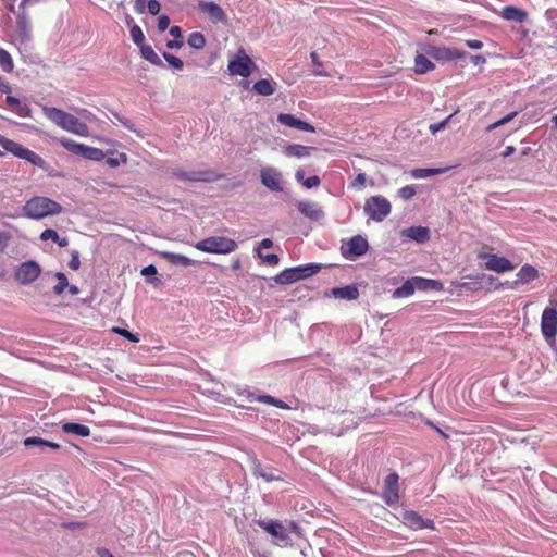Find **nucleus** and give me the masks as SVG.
I'll return each mask as SVG.
<instances>
[{"label": "nucleus", "instance_id": "24", "mask_svg": "<svg viewBox=\"0 0 557 557\" xmlns=\"http://www.w3.org/2000/svg\"><path fill=\"white\" fill-rule=\"evenodd\" d=\"M468 277L471 278L472 281L461 283L460 286L471 292L480 290L483 287L484 283L492 284L494 281H496L494 276L486 274L470 275Z\"/></svg>", "mask_w": 557, "mask_h": 557}, {"label": "nucleus", "instance_id": "61", "mask_svg": "<svg viewBox=\"0 0 557 557\" xmlns=\"http://www.w3.org/2000/svg\"><path fill=\"white\" fill-rule=\"evenodd\" d=\"M141 274L144 276L156 275L157 268L153 264L147 265L141 270Z\"/></svg>", "mask_w": 557, "mask_h": 557}, {"label": "nucleus", "instance_id": "6", "mask_svg": "<svg viewBox=\"0 0 557 557\" xmlns=\"http://www.w3.org/2000/svg\"><path fill=\"white\" fill-rule=\"evenodd\" d=\"M321 270L320 264L309 263L305 265H299L295 268H288L283 270L275 276V282L281 285H287L295 282H298L304 278H308L314 274H317Z\"/></svg>", "mask_w": 557, "mask_h": 557}, {"label": "nucleus", "instance_id": "22", "mask_svg": "<svg viewBox=\"0 0 557 557\" xmlns=\"http://www.w3.org/2000/svg\"><path fill=\"white\" fill-rule=\"evenodd\" d=\"M297 209L301 214L312 221H319L324 215L322 209L314 202L299 201L297 203Z\"/></svg>", "mask_w": 557, "mask_h": 557}, {"label": "nucleus", "instance_id": "57", "mask_svg": "<svg viewBox=\"0 0 557 557\" xmlns=\"http://www.w3.org/2000/svg\"><path fill=\"white\" fill-rule=\"evenodd\" d=\"M11 239V235L7 232H0V253L5 250Z\"/></svg>", "mask_w": 557, "mask_h": 557}, {"label": "nucleus", "instance_id": "11", "mask_svg": "<svg viewBox=\"0 0 557 557\" xmlns=\"http://www.w3.org/2000/svg\"><path fill=\"white\" fill-rule=\"evenodd\" d=\"M478 257L481 260H486L484 268L488 271L504 273L512 271L515 269V264L511 263L510 260H508L505 257L497 256L495 253L480 252Z\"/></svg>", "mask_w": 557, "mask_h": 557}, {"label": "nucleus", "instance_id": "34", "mask_svg": "<svg viewBox=\"0 0 557 557\" xmlns=\"http://www.w3.org/2000/svg\"><path fill=\"white\" fill-rule=\"evenodd\" d=\"M138 47L140 49V54L145 60L149 61L153 65L163 66L162 60L159 58L151 46L143 44Z\"/></svg>", "mask_w": 557, "mask_h": 557}, {"label": "nucleus", "instance_id": "58", "mask_svg": "<svg viewBox=\"0 0 557 557\" xmlns=\"http://www.w3.org/2000/svg\"><path fill=\"white\" fill-rule=\"evenodd\" d=\"M170 26V17L166 15H161L158 20V29L160 32H164Z\"/></svg>", "mask_w": 557, "mask_h": 557}, {"label": "nucleus", "instance_id": "2", "mask_svg": "<svg viewBox=\"0 0 557 557\" xmlns=\"http://www.w3.org/2000/svg\"><path fill=\"white\" fill-rule=\"evenodd\" d=\"M255 522L273 536L276 540L275 544L278 546L292 545L287 531H290L300 539L305 536L304 529L294 520L288 521L286 525L280 520H256Z\"/></svg>", "mask_w": 557, "mask_h": 557}, {"label": "nucleus", "instance_id": "42", "mask_svg": "<svg viewBox=\"0 0 557 557\" xmlns=\"http://www.w3.org/2000/svg\"><path fill=\"white\" fill-rule=\"evenodd\" d=\"M55 278L58 280V283L54 285L53 292L57 295H61L64 292V289L69 286V281L63 272H58L55 274Z\"/></svg>", "mask_w": 557, "mask_h": 557}, {"label": "nucleus", "instance_id": "32", "mask_svg": "<svg viewBox=\"0 0 557 557\" xmlns=\"http://www.w3.org/2000/svg\"><path fill=\"white\" fill-rule=\"evenodd\" d=\"M295 178L298 183L308 189L318 187L321 184V180L318 175L305 177V172L301 169L296 171Z\"/></svg>", "mask_w": 557, "mask_h": 557}, {"label": "nucleus", "instance_id": "15", "mask_svg": "<svg viewBox=\"0 0 557 557\" xmlns=\"http://www.w3.org/2000/svg\"><path fill=\"white\" fill-rule=\"evenodd\" d=\"M541 331L546 339L555 338L557 334V309L545 308L541 318Z\"/></svg>", "mask_w": 557, "mask_h": 557}, {"label": "nucleus", "instance_id": "46", "mask_svg": "<svg viewBox=\"0 0 557 557\" xmlns=\"http://www.w3.org/2000/svg\"><path fill=\"white\" fill-rule=\"evenodd\" d=\"M112 332L123 336L124 338L128 339L132 343H138L139 342L138 335L129 332L126 329H121V327L114 326L112 329Z\"/></svg>", "mask_w": 557, "mask_h": 557}, {"label": "nucleus", "instance_id": "7", "mask_svg": "<svg viewBox=\"0 0 557 557\" xmlns=\"http://www.w3.org/2000/svg\"><path fill=\"white\" fill-rule=\"evenodd\" d=\"M364 213L375 222H382L392 211L391 202L383 196L369 197L364 202Z\"/></svg>", "mask_w": 557, "mask_h": 557}, {"label": "nucleus", "instance_id": "18", "mask_svg": "<svg viewBox=\"0 0 557 557\" xmlns=\"http://www.w3.org/2000/svg\"><path fill=\"white\" fill-rule=\"evenodd\" d=\"M198 9L207 14L212 23L225 24L227 22L224 10L213 1H199Z\"/></svg>", "mask_w": 557, "mask_h": 557}, {"label": "nucleus", "instance_id": "3", "mask_svg": "<svg viewBox=\"0 0 557 557\" xmlns=\"http://www.w3.org/2000/svg\"><path fill=\"white\" fill-rule=\"evenodd\" d=\"M23 215L33 220H41L47 216L58 215L63 211L62 206L44 196H34L22 208Z\"/></svg>", "mask_w": 557, "mask_h": 557}, {"label": "nucleus", "instance_id": "40", "mask_svg": "<svg viewBox=\"0 0 557 557\" xmlns=\"http://www.w3.org/2000/svg\"><path fill=\"white\" fill-rule=\"evenodd\" d=\"M187 42L191 48L200 50L206 46V38L202 33L194 32L189 35Z\"/></svg>", "mask_w": 557, "mask_h": 557}, {"label": "nucleus", "instance_id": "25", "mask_svg": "<svg viewBox=\"0 0 557 557\" xmlns=\"http://www.w3.org/2000/svg\"><path fill=\"white\" fill-rule=\"evenodd\" d=\"M401 236L421 244L430 238V231L424 226H411L403 230Z\"/></svg>", "mask_w": 557, "mask_h": 557}, {"label": "nucleus", "instance_id": "38", "mask_svg": "<svg viewBox=\"0 0 557 557\" xmlns=\"http://www.w3.org/2000/svg\"><path fill=\"white\" fill-rule=\"evenodd\" d=\"M417 289L413 277L407 280L400 287L394 292L395 297H408L411 296Z\"/></svg>", "mask_w": 557, "mask_h": 557}, {"label": "nucleus", "instance_id": "49", "mask_svg": "<svg viewBox=\"0 0 557 557\" xmlns=\"http://www.w3.org/2000/svg\"><path fill=\"white\" fill-rule=\"evenodd\" d=\"M398 195L401 199L409 200L416 195V189L413 186L407 185L398 190Z\"/></svg>", "mask_w": 557, "mask_h": 557}, {"label": "nucleus", "instance_id": "4", "mask_svg": "<svg viewBox=\"0 0 557 557\" xmlns=\"http://www.w3.org/2000/svg\"><path fill=\"white\" fill-rule=\"evenodd\" d=\"M194 247L208 253L227 255L235 251L238 245L234 239L228 237L210 236L197 242Z\"/></svg>", "mask_w": 557, "mask_h": 557}, {"label": "nucleus", "instance_id": "10", "mask_svg": "<svg viewBox=\"0 0 557 557\" xmlns=\"http://www.w3.org/2000/svg\"><path fill=\"white\" fill-rule=\"evenodd\" d=\"M369 248L368 240L361 235H356L341 246L342 255L347 259H355L363 256Z\"/></svg>", "mask_w": 557, "mask_h": 557}, {"label": "nucleus", "instance_id": "29", "mask_svg": "<svg viewBox=\"0 0 557 557\" xmlns=\"http://www.w3.org/2000/svg\"><path fill=\"white\" fill-rule=\"evenodd\" d=\"M413 282L416 283V287L419 290H436L440 292L443 289V284L437 280L425 278L421 276H414Z\"/></svg>", "mask_w": 557, "mask_h": 557}, {"label": "nucleus", "instance_id": "5", "mask_svg": "<svg viewBox=\"0 0 557 557\" xmlns=\"http://www.w3.org/2000/svg\"><path fill=\"white\" fill-rule=\"evenodd\" d=\"M0 146L7 151L12 153L13 156L26 160L27 162L32 163L33 165H36L38 168H44L46 164V161L36 152L33 150L24 147L23 145L9 139L0 134Z\"/></svg>", "mask_w": 557, "mask_h": 557}, {"label": "nucleus", "instance_id": "35", "mask_svg": "<svg viewBox=\"0 0 557 557\" xmlns=\"http://www.w3.org/2000/svg\"><path fill=\"white\" fill-rule=\"evenodd\" d=\"M40 239L44 242L51 239L60 247H66L69 245V239L66 237H60L58 232L52 228H46L42 231L40 234Z\"/></svg>", "mask_w": 557, "mask_h": 557}, {"label": "nucleus", "instance_id": "37", "mask_svg": "<svg viewBox=\"0 0 557 557\" xmlns=\"http://www.w3.org/2000/svg\"><path fill=\"white\" fill-rule=\"evenodd\" d=\"M252 473L256 478H262L265 482H273V481L281 480V478L275 475L272 471L264 470L260 462L255 463Z\"/></svg>", "mask_w": 557, "mask_h": 557}, {"label": "nucleus", "instance_id": "53", "mask_svg": "<svg viewBox=\"0 0 557 557\" xmlns=\"http://www.w3.org/2000/svg\"><path fill=\"white\" fill-rule=\"evenodd\" d=\"M258 255L267 264L271 267H274L278 263V256L275 253L262 255L259 252Z\"/></svg>", "mask_w": 557, "mask_h": 557}, {"label": "nucleus", "instance_id": "54", "mask_svg": "<svg viewBox=\"0 0 557 557\" xmlns=\"http://www.w3.org/2000/svg\"><path fill=\"white\" fill-rule=\"evenodd\" d=\"M69 267L70 269L76 271L79 269L81 267V261H79V253L77 250H73L71 252V260L69 262Z\"/></svg>", "mask_w": 557, "mask_h": 557}, {"label": "nucleus", "instance_id": "23", "mask_svg": "<svg viewBox=\"0 0 557 557\" xmlns=\"http://www.w3.org/2000/svg\"><path fill=\"white\" fill-rule=\"evenodd\" d=\"M314 149V147L300 144H288L284 146L283 153L288 158L301 159L309 157Z\"/></svg>", "mask_w": 557, "mask_h": 557}, {"label": "nucleus", "instance_id": "16", "mask_svg": "<svg viewBox=\"0 0 557 557\" xmlns=\"http://www.w3.org/2000/svg\"><path fill=\"white\" fill-rule=\"evenodd\" d=\"M401 522L411 530L435 529L433 520L424 519L421 515L413 510L404 511L401 516Z\"/></svg>", "mask_w": 557, "mask_h": 557}, {"label": "nucleus", "instance_id": "56", "mask_svg": "<svg viewBox=\"0 0 557 557\" xmlns=\"http://www.w3.org/2000/svg\"><path fill=\"white\" fill-rule=\"evenodd\" d=\"M147 10L151 15H157L161 10V5L157 0H149L147 2Z\"/></svg>", "mask_w": 557, "mask_h": 557}, {"label": "nucleus", "instance_id": "26", "mask_svg": "<svg viewBox=\"0 0 557 557\" xmlns=\"http://www.w3.org/2000/svg\"><path fill=\"white\" fill-rule=\"evenodd\" d=\"M539 271L530 264H524L518 271L516 280L519 286L528 285L539 277Z\"/></svg>", "mask_w": 557, "mask_h": 557}, {"label": "nucleus", "instance_id": "12", "mask_svg": "<svg viewBox=\"0 0 557 557\" xmlns=\"http://www.w3.org/2000/svg\"><path fill=\"white\" fill-rule=\"evenodd\" d=\"M426 53L440 62H448L453 60L463 59L467 55V52L454 47H438L431 46L426 50Z\"/></svg>", "mask_w": 557, "mask_h": 557}, {"label": "nucleus", "instance_id": "62", "mask_svg": "<svg viewBox=\"0 0 557 557\" xmlns=\"http://www.w3.org/2000/svg\"><path fill=\"white\" fill-rule=\"evenodd\" d=\"M170 35L173 36L175 39L182 40V29L180 26H172L170 28Z\"/></svg>", "mask_w": 557, "mask_h": 557}, {"label": "nucleus", "instance_id": "9", "mask_svg": "<svg viewBox=\"0 0 557 557\" xmlns=\"http://www.w3.org/2000/svg\"><path fill=\"white\" fill-rule=\"evenodd\" d=\"M59 141L62 147L73 154L94 161H101L104 159V152L99 148L76 143L67 137H61Z\"/></svg>", "mask_w": 557, "mask_h": 557}, {"label": "nucleus", "instance_id": "39", "mask_svg": "<svg viewBox=\"0 0 557 557\" xmlns=\"http://www.w3.org/2000/svg\"><path fill=\"white\" fill-rule=\"evenodd\" d=\"M0 67L5 73H11L14 69V63L11 54L2 48H0Z\"/></svg>", "mask_w": 557, "mask_h": 557}, {"label": "nucleus", "instance_id": "19", "mask_svg": "<svg viewBox=\"0 0 557 557\" xmlns=\"http://www.w3.org/2000/svg\"><path fill=\"white\" fill-rule=\"evenodd\" d=\"M277 122L282 125H285L290 128H295L302 132H310L314 133L315 128L313 125H311L308 122L301 121L300 119L296 117L293 114L289 113H280L277 115Z\"/></svg>", "mask_w": 557, "mask_h": 557}, {"label": "nucleus", "instance_id": "33", "mask_svg": "<svg viewBox=\"0 0 557 557\" xmlns=\"http://www.w3.org/2000/svg\"><path fill=\"white\" fill-rule=\"evenodd\" d=\"M435 65L432 61H430L425 55L418 54L414 58V72L417 74H425L432 70H434Z\"/></svg>", "mask_w": 557, "mask_h": 557}, {"label": "nucleus", "instance_id": "41", "mask_svg": "<svg viewBox=\"0 0 557 557\" xmlns=\"http://www.w3.org/2000/svg\"><path fill=\"white\" fill-rule=\"evenodd\" d=\"M17 28L21 35L28 36L29 33V22L26 12H20L17 14Z\"/></svg>", "mask_w": 557, "mask_h": 557}, {"label": "nucleus", "instance_id": "47", "mask_svg": "<svg viewBox=\"0 0 557 557\" xmlns=\"http://www.w3.org/2000/svg\"><path fill=\"white\" fill-rule=\"evenodd\" d=\"M163 58L175 70H182L184 66L183 61L180 58H177L171 53L163 52Z\"/></svg>", "mask_w": 557, "mask_h": 557}, {"label": "nucleus", "instance_id": "55", "mask_svg": "<svg viewBox=\"0 0 557 557\" xmlns=\"http://www.w3.org/2000/svg\"><path fill=\"white\" fill-rule=\"evenodd\" d=\"M519 287L520 286H519L517 280L515 278L513 281L499 282L494 288L496 290H498V289H503V288L518 289Z\"/></svg>", "mask_w": 557, "mask_h": 557}, {"label": "nucleus", "instance_id": "52", "mask_svg": "<svg viewBox=\"0 0 557 557\" xmlns=\"http://www.w3.org/2000/svg\"><path fill=\"white\" fill-rule=\"evenodd\" d=\"M366 185V174L359 173L355 180L351 182L350 187L356 189H361Z\"/></svg>", "mask_w": 557, "mask_h": 557}, {"label": "nucleus", "instance_id": "50", "mask_svg": "<svg viewBox=\"0 0 557 557\" xmlns=\"http://www.w3.org/2000/svg\"><path fill=\"white\" fill-rule=\"evenodd\" d=\"M518 113L517 112H511L510 114L506 115L505 117L496 121L495 123L491 124L487 129L488 131H493L506 123H508L509 121H511Z\"/></svg>", "mask_w": 557, "mask_h": 557}, {"label": "nucleus", "instance_id": "44", "mask_svg": "<svg viewBox=\"0 0 557 557\" xmlns=\"http://www.w3.org/2000/svg\"><path fill=\"white\" fill-rule=\"evenodd\" d=\"M258 401L272 405L274 407L286 409L288 406L281 399H276L270 395H262L257 398Z\"/></svg>", "mask_w": 557, "mask_h": 557}, {"label": "nucleus", "instance_id": "31", "mask_svg": "<svg viewBox=\"0 0 557 557\" xmlns=\"http://www.w3.org/2000/svg\"><path fill=\"white\" fill-rule=\"evenodd\" d=\"M161 256L166 261H169L171 264H174V265L189 267V265L194 264V260H191L190 258H188L186 256L180 255V253L163 251V252H161Z\"/></svg>", "mask_w": 557, "mask_h": 557}, {"label": "nucleus", "instance_id": "20", "mask_svg": "<svg viewBox=\"0 0 557 557\" xmlns=\"http://www.w3.org/2000/svg\"><path fill=\"white\" fill-rule=\"evenodd\" d=\"M176 175L181 180L190 182H214L222 178L221 174H216L213 171L180 172Z\"/></svg>", "mask_w": 557, "mask_h": 557}, {"label": "nucleus", "instance_id": "51", "mask_svg": "<svg viewBox=\"0 0 557 557\" xmlns=\"http://www.w3.org/2000/svg\"><path fill=\"white\" fill-rule=\"evenodd\" d=\"M453 115H449L447 116L446 119H444L443 121L438 122V123H435V124H431L429 129L430 132L434 135L436 134L437 132L444 129L448 123V121L451 119Z\"/></svg>", "mask_w": 557, "mask_h": 557}, {"label": "nucleus", "instance_id": "63", "mask_svg": "<svg viewBox=\"0 0 557 557\" xmlns=\"http://www.w3.org/2000/svg\"><path fill=\"white\" fill-rule=\"evenodd\" d=\"M182 46H183V40H181V39L169 40V41L166 42V47H168L169 49H178V48H181Z\"/></svg>", "mask_w": 557, "mask_h": 557}, {"label": "nucleus", "instance_id": "13", "mask_svg": "<svg viewBox=\"0 0 557 557\" xmlns=\"http://www.w3.org/2000/svg\"><path fill=\"white\" fill-rule=\"evenodd\" d=\"M41 273V268L36 261L29 260L23 262L15 272V278L21 284H30L35 282Z\"/></svg>", "mask_w": 557, "mask_h": 557}, {"label": "nucleus", "instance_id": "30", "mask_svg": "<svg viewBox=\"0 0 557 557\" xmlns=\"http://www.w3.org/2000/svg\"><path fill=\"white\" fill-rule=\"evenodd\" d=\"M62 431L66 434H75L82 437L90 435V429L84 424L66 422L62 424Z\"/></svg>", "mask_w": 557, "mask_h": 557}, {"label": "nucleus", "instance_id": "48", "mask_svg": "<svg viewBox=\"0 0 557 557\" xmlns=\"http://www.w3.org/2000/svg\"><path fill=\"white\" fill-rule=\"evenodd\" d=\"M47 440H44L41 437H37V436H30V437H26L24 440V446L25 447H30V446H40V447H47Z\"/></svg>", "mask_w": 557, "mask_h": 557}, {"label": "nucleus", "instance_id": "36", "mask_svg": "<svg viewBox=\"0 0 557 557\" xmlns=\"http://www.w3.org/2000/svg\"><path fill=\"white\" fill-rule=\"evenodd\" d=\"M450 168H434V169H414L411 172V175L414 178H426L429 176L438 175L446 171H448Z\"/></svg>", "mask_w": 557, "mask_h": 557}, {"label": "nucleus", "instance_id": "1", "mask_svg": "<svg viewBox=\"0 0 557 557\" xmlns=\"http://www.w3.org/2000/svg\"><path fill=\"white\" fill-rule=\"evenodd\" d=\"M41 109L44 115L62 129L83 137H87L89 135V127L87 124L79 121L73 114L55 107L44 106Z\"/></svg>", "mask_w": 557, "mask_h": 557}, {"label": "nucleus", "instance_id": "14", "mask_svg": "<svg viewBox=\"0 0 557 557\" xmlns=\"http://www.w3.org/2000/svg\"><path fill=\"white\" fill-rule=\"evenodd\" d=\"M399 476L397 473L388 474L384 480L382 498L386 505L392 506L399 500Z\"/></svg>", "mask_w": 557, "mask_h": 557}, {"label": "nucleus", "instance_id": "43", "mask_svg": "<svg viewBox=\"0 0 557 557\" xmlns=\"http://www.w3.org/2000/svg\"><path fill=\"white\" fill-rule=\"evenodd\" d=\"M7 98H5V102L7 104L12 108V109H16L17 110V113L22 116H27L28 114L24 111H29L28 108H21V102L20 100L16 98V97H13V96H10L9 94H7Z\"/></svg>", "mask_w": 557, "mask_h": 557}, {"label": "nucleus", "instance_id": "64", "mask_svg": "<svg viewBox=\"0 0 557 557\" xmlns=\"http://www.w3.org/2000/svg\"><path fill=\"white\" fill-rule=\"evenodd\" d=\"M471 61L474 65L484 64L486 62V59L482 54L472 55Z\"/></svg>", "mask_w": 557, "mask_h": 557}, {"label": "nucleus", "instance_id": "8", "mask_svg": "<svg viewBox=\"0 0 557 557\" xmlns=\"http://www.w3.org/2000/svg\"><path fill=\"white\" fill-rule=\"evenodd\" d=\"M256 67L252 59L243 48H239L233 58L228 61L227 69L231 75L248 77Z\"/></svg>", "mask_w": 557, "mask_h": 557}, {"label": "nucleus", "instance_id": "17", "mask_svg": "<svg viewBox=\"0 0 557 557\" xmlns=\"http://www.w3.org/2000/svg\"><path fill=\"white\" fill-rule=\"evenodd\" d=\"M260 180L262 185L271 191H282V174L272 166H265L260 170Z\"/></svg>", "mask_w": 557, "mask_h": 557}, {"label": "nucleus", "instance_id": "27", "mask_svg": "<svg viewBox=\"0 0 557 557\" xmlns=\"http://www.w3.org/2000/svg\"><path fill=\"white\" fill-rule=\"evenodd\" d=\"M252 90L259 96H271L276 90V82L272 78H261L253 84Z\"/></svg>", "mask_w": 557, "mask_h": 557}, {"label": "nucleus", "instance_id": "59", "mask_svg": "<svg viewBox=\"0 0 557 557\" xmlns=\"http://www.w3.org/2000/svg\"><path fill=\"white\" fill-rule=\"evenodd\" d=\"M147 2L146 0H135L134 2V10L138 13V14H143L145 13V10L147 8Z\"/></svg>", "mask_w": 557, "mask_h": 557}, {"label": "nucleus", "instance_id": "45", "mask_svg": "<svg viewBox=\"0 0 557 557\" xmlns=\"http://www.w3.org/2000/svg\"><path fill=\"white\" fill-rule=\"evenodd\" d=\"M131 37L137 46L145 44V35L138 25H131L129 29Z\"/></svg>", "mask_w": 557, "mask_h": 557}, {"label": "nucleus", "instance_id": "60", "mask_svg": "<svg viewBox=\"0 0 557 557\" xmlns=\"http://www.w3.org/2000/svg\"><path fill=\"white\" fill-rule=\"evenodd\" d=\"M466 45L470 49H474V50H479L483 47V42L481 40H476V39L466 40Z\"/></svg>", "mask_w": 557, "mask_h": 557}, {"label": "nucleus", "instance_id": "21", "mask_svg": "<svg viewBox=\"0 0 557 557\" xmlns=\"http://www.w3.org/2000/svg\"><path fill=\"white\" fill-rule=\"evenodd\" d=\"M326 296H333L336 299L356 300L359 297V290L356 285H347L344 287H334Z\"/></svg>", "mask_w": 557, "mask_h": 557}, {"label": "nucleus", "instance_id": "28", "mask_svg": "<svg viewBox=\"0 0 557 557\" xmlns=\"http://www.w3.org/2000/svg\"><path fill=\"white\" fill-rule=\"evenodd\" d=\"M500 16L506 21L522 23L527 20L528 14L525 11L513 5H507L502 9Z\"/></svg>", "mask_w": 557, "mask_h": 557}]
</instances>
